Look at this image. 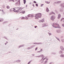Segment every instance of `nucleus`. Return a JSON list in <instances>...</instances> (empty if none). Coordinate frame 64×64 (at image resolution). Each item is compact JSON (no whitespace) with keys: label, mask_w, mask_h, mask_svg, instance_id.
<instances>
[{"label":"nucleus","mask_w":64,"mask_h":64,"mask_svg":"<svg viewBox=\"0 0 64 64\" xmlns=\"http://www.w3.org/2000/svg\"><path fill=\"white\" fill-rule=\"evenodd\" d=\"M47 62H48V61H46L44 63H47Z\"/></svg>","instance_id":"47"},{"label":"nucleus","mask_w":64,"mask_h":64,"mask_svg":"<svg viewBox=\"0 0 64 64\" xmlns=\"http://www.w3.org/2000/svg\"><path fill=\"white\" fill-rule=\"evenodd\" d=\"M60 11L61 12H62L63 11V9H61L60 10Z\"/></svg>","instance_id":"27"},{"label":"nucleus","mask_w":64,"mask_h":64,"mask_svg":"<svg viewBox=\"0 0 64 64\" xmlns=\"http://www.w3.org/2000/svg\"><path fill=\"white\" fill-rule=\"evenodd\" d=\"M61 41L62 42H64V39L61 40Z\"/></svg>","instance_id":"35"},{"label":"nucleus","mask_w":64,"mask_h":64,"mask_svg":"<svg viewBox=\"0 0 64 64\" xmlns=\"http://www.w3.org/2000/svg\"><path fill=\"white\" fill-rule=\"evenodd\" d=\"M43 5H44V4H41L40 7H42Z\"/></svg>","instance_id":"42"},{"label":"nucleus","mask_w":64,"mask_h":64,"mask_svg":"<svg viewBox=\"0 0 64 64\" xmlns=\"http://www.w3.org/2000/svg\"><path fill=\"white\" fill-rule=\"evenodd\" d=\"M42 58L41 60V61H44V60H45V59H46V57H45L44 58V55H43V56H42Z\"/></svg>","instance_id":"6"},{"label":"nucleus","mask_w":64,"mask_h":64,"mask_svg":"<svg viewBox=\"0 0 64 64\" xmlns=\"http://www.w3.org/2000/svg\"><path fill=\"white\" fill-rule=\"evenodd\" d=\"M30 17H34V16H33V15H31L30 16Z\"/></svg>","instance_id":"39"},{"label":"nucleus","mask_w":64,"mask_h":64,"mask_svg":"<svg viewBox=\"0 0 64 64\" xmlns=\"http://www.w3.org/2000/svg\"><path fill=\"white\" fill-rule=\"evenodd\" d=\"M42 27H45L46 26L48 27V25L47 24H43L42 25Z\"/></svg>","instance_id":"4"},{"label":"nucleus","mask_w":64,"mask_h":64,"mask_svg":"<svg viewBox=\"0 0 64 64\" xmlns=\"http://www.w3.org/2000/svg\"><path fill=\"white\" fill-rule=\"evenodd\" d=\"M16 10L15 9V8H12L10 10V11H14V10Z\"/></svg>","instance_id":"11"},{"label":"nucleus","mask_w":64,"mask_h":64,"mask_svg":"<svg viewBox=\"0 0 64 64\" xmlns=\"http://www.w3.org/2000/svg\"><path fill=\"white\" fill-rule=\"evenodd\" d=\"M36 7H38V5L37 4H36Z\"/></svg>","instance_id":"38"},{"label":"nucleus","mask_w":64,"mask_h":64,"mask_svg":"<svg viewBox=\"0 0 64 64\" xmlns=\"http://www.w3.org/2000/svg\"><path fill=\"white\" fill-rule=\"evenodd\" d=\"M48 34L49 35V36H50V35H52V34L51 33H50V32H48Z\"/></svg>","instance_id":"32"},{"label":"nucleus","mask_w":64,"mask_h":64,"mask_svg":"<svg viewBox=\"0 0 64 64\" xmlns=\"http://www.w3.org/2000/svg\"><path fill=\"white\" fill-rule=\"evenodd\" d=\"M32 6L33 7H34L35 6H34V4H32Z\"/></svg>","instance_id":"58"},{"label":"nucleus","mask_w":64,"mask_h":64,"mask_svg":"<svg viewBox=\"0 0 64 64\" xmlns=\"http://www.w3.org/2000/svg\"><path fill=\"white\" fill-rule=\"evenodd\" d=\"M23 1L24 3V4H25V3H26V0H23Z\"/></svg>","instance_id":"31"},{"label":"nucleus","mask_w":64,"mask_h":64,"mask_svg":"<svg viewBox=\"0 0 64 64\" xmlns=\"http://www.w3.org/2000/svg\"><path fill=\"white\" fill-rule=\"evenodd\" d=\"M38 22L39 23H41V22H44V19H43L39 21Z\"/></svg>","instance_id":"9"},{"label":"nucleus","mask_w":64,"mask_h":64,"mask_svg":"<svg viewBox=\"0 0 64 64\" xmlns=\"http://www.w3.org/2000/svg\"><path fill=\"white\" fill-rule=\"evenodd\" d=\"M16 8L17 9H18V10H20V7L17 8Z\"/></svg>","instance_id":"25"},{"label":"nucleus","mask_w":64,"mask_h":64,"mask_svg":"<svg viewBox=\"0 0 64 64\" xmlns=\"http://www.w3.org/2000/svg\"><path fill=\"white\" fill-rule=\"evenodd\" d=\"M34 3H36V2L35 1H34Z\"/></svg>","instance_id":"50"},{"label":"nucleus","mask_w":64,"mask_h":64,"mask_svg":"<svg viewBox=\"0 0 64 64\" xmlns=\"http://www.w3.org/2000/svg\"><path fill=\"white\" fill-rule=\"evenodd\" d=\"M60 6H61L62 8L64 7V3H63L62 4H60Z\"/></svg>","instance_id":"10"},{"label":"nucleus","mask_w":64,"mask_h":64,"mask_svg":"<svg viewBox=\"0 0 64 64\" xmlns=\"http://www.w3.org/2000/svg\"><path fill=\"white\" fill-rule=\"evenodd\" d=\"M45 3H47V4H50V2L45 1Z\"/></svg>","instance_id":"20"},{"label":"nucleus","mask_w":64,"mask_h":64,"mask_svg":"<svg viewBox=\"0 0 64 64\" xmlns=\"http://www.w3.org/2000/svg\"><path fill=\"white\" fill-rule=\"evenodd\" d=\"M16 4H17V6H19L20 5V0H19L18 2L16 3Z\"/></svg>","instance_id":"5"},{"label":"nucleus","mask_w":64,"mask_h":64,"mask_svg":"<svg viewBox=\"0 0 64 64\" xmlns=\"http://www.w3.org/2000/svg\"><path fill=\"white\" fill-rule=\"evenodd\" d=\"M9 1H12L13 2H14V0H8Z\"/></svg>","instance_id":"36"},{"label":"nucleus","mask_w":64,"mask_h":64,"mask_svg":"<svg viewBox=\"0 0 64 64\" xmlns=\"http://www.w3.org/2000/svg\"><path fill=\"white\" fill-rule=\"evenodd\" d=\"M52 14H54L55 15V12H52L49 15H52Z\"/></svg>","instance_id":"15"},{"label":"nucleus","mask_w":64,"mask_h":64,"mask_svg":"<svg viewBox=\"0 0 64 64\" xmlns=\"http://www.w3.org/2000/svg\"><path fill=\"white\" fill-rule=\"evenodd\" d=\"M37 27V26H34V28H36Z\"/></svg>","instance_id":"54"},{"label":"nucleus","mask_w":64,"mask_h":64,"mask_svg":"<svg viewBox=\"0 0 64 64\" xmlns=\"http://www.w3.org/2000/svg\"><path fill=\"white\" fill-rule=\"evenodd\" d=\"M41 16H42V14L40 13L36 14L35 16V19H38V18H41Z\"/></svg>","instance_id":"2"},{"label":"nucleus","mask_w":64,"mask_h":64,"mask_svg":"<svg viewBox=\"0 0 64 64\" xmlns=\"http://www.w3.org/2000/svg\"><path fill=\"white\" fill-rule=\"evenodd\" d=\"M30 4H31V2H30Z\"/></svg>","instance_id":"61"},{"label":"nucleus","mask_w":64,"mask_h":64,"mask_svg":"<svg viewBox=\"0 0 64 64\" xmlns=\"http://www.w3.org/2000/svg\"><path fill=\"white\" fill-rule=\"evenodd\" d=\"M3 19L0 18V22H2L3 20Z\"/></svg>","instance_id":"26"},{"label":"nucleus","mask_w":64,"mask_h":64,"mask_svg":"<svg viewBox=\"0 0 64 64\" xmlns=\"http://www.w3.org/2000/svg\"><path fill=\"white\" fill-rule=\"evenodd\" d=\"M20 10H14V12H17V13H18V12H20Z\"/></svg>","instance_id":"14"},{"label":"nucleus","mask_w":64,"mask_h":64,"mask_svg":"<svg viewBox=\"0 0 64 64\" xmlns=\"http://www.w3.org/2000/svg\"><path fill=\"white\" fill-rule=\"evenodd\" d=\"M52 26L54 28H59L60 29L61 28L59 24L57 23H53Z\"/></svg>","instance_id":"1"},{"label":"nucleus","mask_w":64,"mask_h":64,"mask_svg":"<svg viewBox=\"0 0 64 64\" xmlns=\"http://www.w3.org/2000/svg\"><path fill=\"white\" fill-rule=\"evenodd\" d=\"M25 12V11H22V12H20V13H22V14H24Z\"/></svg>","instance_id":"24"},{"label":"nucleus","mask_w":64,"mask_h":64,"mask_svg":"<svg viewBox=\"0 0 64 64\" xmlns=\"http://www.w3.org/2000/svg\"><path fill=\"white\" fill-rule=\"evenodd\" d=\"M2 14H5V12H4V11L3 10H2Z\"/></svg>","instance_id":"33"},{"label":"nucleus","mask_w":64,"mask_h":64,"mask_svg":"<svg viewBox=\"0 0 64 64\" xmlns=\"http://www.w3.org/2000/svg\"><path fill=\"white\" fill-rule=\"evenodd\" d=\"M33 44H36L37 45H39L40 44H42V43L40 42V43H37V42H35Z\"/></svg>","instance_id":"8"},{"label":"nucleus","mask_w":64,"mask_h":64,"mask_svg":"<svg viewBox=\"0 0 64 64\" xmlns=\"http://www.w3.org/2000/svg\"><path fill=\"white\" fill-rule=\"evenodd\" d=\"M6 7L7 9H9L10 8V6H6Z\"/></svg>","instance_id":"34"},{"label":"nucleus","mask_w":64,"mask_h":64,"mask_svg":"<svg viewBox=\"0 0 64 64\" xmlns=\"http://www.w3.org/2000/svg\"><path fill=\"white\" fill-rule=\"evenodd\" d=\"M40 52H40V51H38L37 52L38 53H40Z\"/></svg>","instance_id":"55"},{"label":"nucleus","mask_w":64,"mask_h":64,"mask_svg":"<svg viewBox=\"0 0 64 64\" xmlns=\"http://www.w3.org/2000/svg\"><path fill=\"white\" fill-rule=\"evenodd\" d=\"M56 54V53H52V54Z\"/></svg>","instance_id":"52"},{"label":"nucleus","mask_w":64,"mask_h":64,"mask_svg":"<svg viewBox=\"0 0 64 64\" xmlns=\"http://www.w3.org/2000/svg\"><path fill=\"white\" fill-rule=\"evenodd\" d=\"M6 42V43H5V45H6V44H7V43H8V42Z\"/></svg>","instance_id":"51"},{"label":"nucleus","mask_w":64,"mask_h":64,"mask_svg":"<svg viewBox=\"0 0 64 64\" xmlns=\"http://www.w3.org/2000/svg\"><path fill=\"white\" fill-rule=\"evenodd\" d=\"M61 14H58V19H59L60 18V17H61Z\"/></svg>","instance_id":"17"},{"label":"nucleus","mask_w":64,"mask_h":64,"mask_svg":"<svg viewBox=\"0 0 64 64\" xmlns=\"http://www.w3.org/2000/svg\"><path fill=\"white\" fill-rule=\"evenodd\" d=\"M3 38H5V39H7V38H6V37L5 36H4V37H3Z\"/></svg>","instance_id":"43"},{"label":"nucleus","mask_w":64,"mask_h":64,"mask_svg":"<svg viewBox=\"0 0 64 64\" xmlns=\"http://www.w3.org/2000/svg\"><path fill=\"white\" fill-rule=\"evenodd\" d=\"M62 2L61 1H59L55 2V3H56V4H59V3H61Z\"/></svg>","instance_id":"13"},{"label":"nucleus","mask_w":64,"mask_h":64,"mask_svg":"<svg viewBox=\"0 0 64 64\" xmlns=\"http://www.w3.org/2000/svg\"><path fill=\"white\" fill-rule=\"evenodd\" d=\"M46 12H49V9H48V8H46Z\"/></svg>","instance_id":"30"},{"label":"nucleus","mask_w":64,"mask_h":64,"mask_svg":"<svg viewBox=\"0 0 64 64\" xmlns=\"http://www.w3.org/2000/svg\"><path fill=\"white\" fill-rule=\"evenodd\" d=\"M20 10H22V9H23V8H20Z\"/></svg>","instance_id":"41"},{"label":"nucleus","mask_w":64,"mask_h":64,"mask_svg":"<svg viewBox=\"0 0 64 64\" xmlns=\"http://www.w3.org/2000/svg\"><path fill=\"white\" fill-rule=\"evenodd\" d=\"M42 51H43V50H42V49H41L40 50V52H42Z\"/></svg>","instance_id":"37"},{"label":"nucleus","mask_w":64,"mask_h":64,"mask_svg":"<svg viewBox=\"0 0 64 64\" xmlns=\"http://www.w3.org/2000/svg\"><path fill=\"white\" fill-rule=\"evenodd\" d=\"M43 56V54H42L41 55H40V56H38V57L39 58V57H42V56Z\"/></svg>","instance_id":"29"},{"label":"nucleus","mask_w":64,"mask_h":64,"mask_svg":"<svg viewBox=\"0 0 64 64\" xmlns=\"http://www.w3.org/2000/svg\"><path fill=\"white\" fill-rule=\"evenodd\" d=\"M26 7H27V5H26Z\"/></svg>","instance_id":"63"},{"label":"nucleus","mask_w":64,"mask_h":64,"mask_svg":"<svg viewBox=\"0 0 64 64\" xmlns=\"http://www.w3.org/2000/svg\"><path fill=\"white\" fill-rule=\"evenodd\" d=\"M21 19H26V20H28V18L27 17H26L25 18L22 17V18Z\"/></svg>","instance_id":"7"},{"label":"nucleus","mask_w":64,"mask_h":64,"mask_svg":"<svg viewBox=\"0 0 64 64\" xmlns=\"http://www.w3.org/2000/svg\"><path fill=\"white\" fill-rule=\"evenodd\" d=\"M43 63V61L42 62H41V63Z\"/></svg>","instance_id":"60"},{"label":"nucleus","mask_w":64,"mask_h":64,"mask_svg":"<svg viewBox=\"0 0 64 64\" xmlns=\"http://www.w3.org/2000/svg\"><path fill=\"white\" fill-rule=\"evenodd\" d=\"M60 57H62V58H63V57H64V54H62L60 55Z\"/></svg>","instance_id":"21"},{"label":"nucleus","mask_w":64,"mask_h":64,"mask_svg":"<svg viewBox=\"0 0 64 64\" xmlns=\"http://www.w3.org/2000/svg\"><path fill=\"white\" fill-rule=\"evenodd\" d=\"M63 53V52L62 50H60L59 52V54H61Z\"/></svg>","instance_id":"28"},{"label":"nucleus","mask_w":64,"mask_h":64,"mask_svg":"<svg viewBox=\"0 0 64 64\" xmlns=\"http://www.w3.org/2000/svg\"><path fill=\"white\" fill-rule=\"evenodd\" d=\"M56 31L58 33H60L61 32V30H58Z\"/></svg>","instance_id":"22"},{"label":"nucleus","mask_w":64,"mask_h":64,"mask_svg":"<svg viewBox=\"0 0 64 64\" xmlns=\"http://www.w3.org/2000/svg\"><path fill=\"white\" fill-rule=\"evenodd\" d=\"M60 48L62 50V51H64V48L62 46H61L60 47Z\"/></svg>","instance_id":"12"},{"label":"nucleus","mask_w":64,"mask_h":64,"mask_svg":"<svg viewBox=\"0 0 64 64\" xmlns=\"http://www.w3.org/2000/svg\"><path fill=\"white\" fill-rule=\"evenodd\" d=\"M32 48H34V47H35V45H33L32 46Z\"/></svg>","instance_id":"40"},{"label":"nucleus","mask_w":64,"mask_h":64,"mask_svg":"<svg viewBox=\"0 0 64 64\" xmlns=\"http://www.w3.org/2000/svg\"><path fill=\"white\" fill-rule=\"evenodd\" d=\"M63 19L64 20V18H62V19L61 20V21H62V20H63Z\"/></svg>","instance_id":"49"},{"label":"nucleus","mask_w":64,"mask_h":64,"mask_svg":"<svg viewBox=\"0 0 64 64\" xmlns=\"http://www.w3.org/2000/svg\"><path fill=\"white\" fill-rule=\"evenodd\" d=\"M32 56H34L35 55L34 54H32Z\"/></svg>","instance_id":"56"},{"label":"nucleus","mask_w":64,"mask_h":64,"mask_svg":"<svg viewBox=\"0 0 64 64\" xmlns=\"http://www.w3.org/2000/svg\"><path fill=\"white\" fill-rule=\"evenodd\" d=\"M50 19L51 20L54 21V19H55V16L54 15H52L51 16Z\"/></svg>","instance_id":"3"},{"label":"nucleus","mask_w":64,"mask_h":64,"mask_svg":"<svg viewBox=\"0 0 64 64\" xmlns=\"http://www.w3.org/2000/svg\"><path fill=\"white\" fill-rule=\"evenodd\" d=\"M16 62H17V63H18L19 62H21V60H17L15 61Z\"/></svg>","instance_id":"18"},{"label":"nucleus","mask_w":64,"mask_h":64,"mask_svg":"<svg viewBox=\"0 0 64 64\" xmlns=\"http://www.w3.org/2000/svg\"><path fill=\"white\" fill-rule=\"evenodd\" d=\"M46 61H48V59L47 58H46Z\"/></svg>","instance_id":"53"},{"label":"nucleus","mask_w":64,"mask_h":64,"mask_svg":"<svg viewBox=\"0 0 64 64\" xmlns=\"http://www.w3.org/2000/svg\"><path fill=\"white\" fill-rule=\"evenodd\" d=\"M3 8H5V7L4 6L3 7Z\"/></svg>","instance_id":"62"},{"label":"nucleus","mask_w":64,"mask_h":64,"mask_svg":"<svg viewBox=\"0 0 64 64\" xmlns=\"http://www.w3.org/2000/svg\"><path fill=\"white\" fill-rule=\"evenodd\" d=\"M27 17L28 18L29 17H30V15H28Z\"/></svg>","instance_id":"45"},{"label":"nucleus","mask_w":64,"mask_h":64,"mask_svg":"<svg viewBox=\"0 0 64 64\" xmlns=\"http://www.w3.org/2000/svg\"><path fill=\"white\" fill-rule=\"evenodd\" d=\"M32 48H33V47H32V46H31L30 47H29L27 48V50H29V49H32Z\"/></svg>","instance_id":"16"},{"label":"nucleus","mask_w":64,"mask_h":64,"mask_svg":"<svg viewBox=\"0 0 64 64\" xmlns=\"http://www.w3.org/2000/svg\"><path fill=\"white\" fill-rule=\"evenodd\" d=\"M17 0H15V1H17Z\"/></svg>","instance_id":"64"},{"label":"nucleus","mask_w":64,"mask_h":64,"mask_svg":"<svg viewBox=\"0 0 64 64\" xmlns=\"http://www.w3.org/2000/svg\"><path fill=\"white\" fill-rule=\"evenodd\" d=\"M36 57H38V56H35Z\"/></svg>","instance_id":"59"},{"label":"nucleus","mask_w":64,"mask_h":64,"mask_svg":"<svg viewBox=\"0 0 64 64\" xmlns=\"http://www.w3.org/2000/svg\"><path fill=\"white\" fill-rule=\"evenodd\" d=\"M55 37H56V39H57L58 40V41H60V40L59 39V38L57 37L56 36Z\"/></svg>","instance_id":"23"},{"label":"nucleus","mask_w":64,"mask_h":64,"mask_svg":"<svg viewBox=\"0 0 64 64\" xmlns=\"http://www.w3.org/2000/svg\"><path fill=\"white\" fill-rule=\"evenodd\" d=\"M52 62H50V63H49V64H52Z\"/></svg>","instance_id":"57"},{"label":"nucleus","mask_w":64,"mask_h":64,"mask_svg":"<svg viewBox=\"0 0 64 64\" xmlns=\"http://www.w3.org/2000/svg\"><path fill=\"white\" fill-rule=\"evenodd\" d=\"M23 46H24V44H22V45H20L19 47H18V48H20V47H23Z\"/></svg>","instance_id":"19"},{"label":"nucleus","mask_w":64,"mask_h":64,"mask_svg":"<svg viewBox=\"0 0 64 64\" xmlns=\"http://www.w3.org/2000/svg\"><path fill=\"white\" fill-rule=\"evenodd\" d=\"M62 27H64V24H62Z\"/></svg>","instance_id":"46"},{"label":"nucleus","mask_w":64,"mask_h":64,"mask_svg":"<svg viewBox=\"0 0 64 64\" xmlns=\"http://www.w3.org/2000/svg\"><path fill=\"white\" fill-rule=\"evenodd\" d=\"M31 61H30L29 62L28 64H30V63H31Z\"/></svg>","instance_id":"44"},{"label":"nucleus","mask_w":64,"mask_h":64,"mask_svg":"<svg viewBox=\"0 0 64 64\" xmlns=\"http://www.w3.org/2000/svg\"><path fill=\"white\" fill-rule=\"evenodd\" d=\"M37 49H38V48H36L35 49V50H36H36H37Z\"/></svg>","instance_id":"48"}]
</instances>
